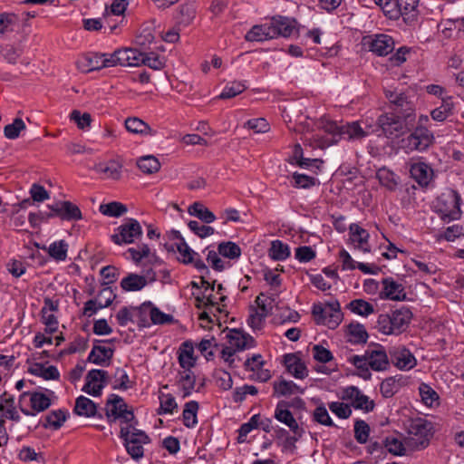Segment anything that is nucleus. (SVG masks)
<instances>
[{
	"instance_id": "obj_24",
	"label": "nucleus",
	"mask_w": 464,
	"mask_h": 464,
	"mask_svg": "<svg viewBox=\"0 0 464 464\" xmlns=\"http://www.w3.org/2000/svg\"><path fill=\"white\" fill-rule=\"evenodd\" d=\"M284 362L287 371L297 379H304L308 375L305 364L294 353L285 354Z\"/></svg>"
},
{
	"instance_id": "obj_44",
	"label": "nucleus",
	"mask_w": 464,
	"mask_h": 464,
	"mask_svg": "<svg viewBox=\"0 0 464 464\" xmlns=\"http://www.w3.org/2000/svg\"><path fill=\"white\" fill-rule=\"evenodd\" d=\"M193 346L188 342L183 343V349L179 354V362L183 370L190 369L195 365V358L193 357Z\"/></svg>"
},
{
	"instance_id": "obj_5",
	"label": "nucleus",
	"mask_w": 464,
	"mask_h": 464,
	"mask_svg": "<svg viewBox=\"0 0 464 464\" xmlns=\"http://www.w3.org/2000/svg\"><path fill=\"white\" fill-rule=\"evenodd\" d=\"M312 314L317 324L326 325L330 329L336 328L343 319L340 304L337 301L324 304H315Z\"/></svg>"
},
{
	"instance_id": "obj_20",
	"label": "nucleus",
	"mask_w": 464,
	"mask_h": 464,
	"mask_svg": "<svg viewBox=\"0 0 464 464\" xmlns=\"http://www.w3.org/2000/svg\"><path fill=\"white\" fill-rule=\"evenodd\" d=\"M411 177L420 186H427L432 179V169L424 162L411 163L409 169Z\"/></svg>"
},
{
	"instance_id": "obj_38",
	"label": "nucleus",
	"mask_w": 464,
	"mask_h": 464,
	"mask_svg": "<svg viewBox=\"0 0 464 464\" xmlns=\"http://www.w3.org/2000/svg\"><path fill=\"white\" fill-rule=\"evenodd\" d=\"M420 0H398L401 16L405 22H412L418 15V5Z\"/></svg>"
},
{
	"instance_id": "obj_22",
	"label": "nucleus",
	"mask_w": 464,
	"mask_h": 464,
	"mask_svg": "<svg viewBox=\"0 0 464 464\" xmlns=\"http://www.w3.org/2000/svg\"><path fill=\"white\" fill-rule=\"evenodd\" d=\"M369 365L374 371H383L389 365V360L385 350L381 346L366 351Z\"/></svg>"
},
{
	"instance_id": "obj_23",
	"label": "nucleus",
	"mask_w": 464,
	"mask_h": 464,
	"mask_svg": "<svg viewBox=\"0 0 464 464\" xmlns=\"http://www.w3.org/2000/svg\"><path fill=\"white\" fill-rule=\"evenodd\" d=\"M385 96L395 106V110H397L398 113H411L413 111L411 102L408 101L406 95L401 92L386 90Z\"/></svg>"
},
{
	"instance_id": "obj_46",
	"label": "nucleus",
	"mask_w": 464,
	"mask_h": 464,
	"mask_svg": "<svg viewBox=\"0 0 464 464\" xmlns=\"http://www.w3.org/2000/svg\"><path fill=\"white\" fill-rule=\"evenodd\" d=\"M290 256L288 245L280 240H275L271 243L269 256L274 260H285Z\"/></svg>"
},
{
	"instance_id": "obj_12",
	"label": "nucleus",
	"mask_w": 464,
	"mask_h": 464,
	"mask_svg": "<svg viewBox=\"0 0 464 464\" xmlns=\"http://www.w3.org/2000/svg\"><path fill=\"white\" fill-rule=\"evenodd\" d=\"M365 44L368 45L371 52L378 56L388 55L395 47L392 37L384 34L369 36Z\"/></svg>"
},
{
	"instance_id": "obj_58",
	"label": "nucleus",
	"mask_w": 464,
	"mask_h": 464,
	"mask_svg": "<svg viewBox=\"0 0 464 464\" xmlns=\"http://www.w3.org/2000/svg\"><path fill=\"white\" fill-rule=\"evenodd\" d=\"M275 298L266 296L264 293L257 295L256 304H257V311L267 316L273 309Z\"/></svg>"
},
{
	"instance_id": "obj_49",
	"label": "nucleus",
	"mask_w": 464,
	"mask_h": 464,
	"mask_svg": "<svg viewBox=\"0 0 464 464\" xmlns=\"http://www.w3.org/2000/svg\"><path fill=\"white\" fill-rule=\"evenodd\" d=\"M68 244L64 240L53 242L48 247V254L57 261H63L67 257Z\"/></svg>"
},
{
	"instance_id": "obj_1",
	"label": "nucleus",
	"mask_w": 464,
	"mask_h": 464,
	"mask_svg": "<svg viewBox=\"0 0 464 464\" xmlns=\"http://www.w3.org/2000/svg\"><path fill=\"white\" fill-rule=\"evenodd\" d=\"M320 128L331 137H324L319 134L313 135L315 145L321 149L327 148L338 142L341 138L348 140H361L375 132L374 126L366 122L353 121L345 125L338 126L334 121H324Z\"/></svg>"
},
{
	"instance_id": "obj_14",
	"label": "nucleus",
	"mask_w": 464,
	"mask_h": 464,
	"mask_svg": "<svg viewBox=\"0 0 464 464\" xmlns=\"http://www.w3.org/2000/svg\"><path fill=\"white\" fill-rule=\"evenodd\" d=\"M389 353L393 364L401 370H411L416 365L414 355L402 345L390 348Z\"/></svg>"
},
{
	"instance_id": "obj_43",
	"label": "nucleus",
	"mask_w": 464,
	"mask_h": 464,
	"mask_svg": "<svg viewBox=\"0 0 464 464\" xmlns=\"http://www.w3.org/2000/svg\"><path fill=\"white\" fill-rule=\"evenodd\" d=\"M66 420V411L63 410H56L51 411L45 417L44 428H51L54 430L60 429L63 422Z\"/></svg>"
},
{
	"instance_id": "obj_63",
	"label": "nucleus",
	"mask_w": 464,
	"mask_h": 464,
	"mask_svg": "<svg viewBox=\"0 0 464 464\" xmlns=\"http://www.w3.org/2000/svg\"><path fill=\"white\" fill-rule=\"evenodd\" d=\"M189 229L201 238L207 237L214 234L215 230L212 227L200 224L198 221L191 220L188 224Z\"/></svg>"
},
{
	"instance_id": "obj_29",
	"label": "nucleus",
	"mask_w": 464,
	"mask_h": 464,
	"mask_svg": "<svg viewBox=\"0 0 464 464\" xmlns=\"http://www.w3.org/2000/svg\"><path fill=\"white\" fill-rule=\"evenodd\" d=\"M26 396H30L31 407L37 412L44 411L51 406V399L49 396L41 392L22 393L19 402L21 403L23 399Z\"/></svg>"
},
{
	"instance_id": "obj_3",
	"label": "nucleus",
	"mask_w": 464,
	"mask_h": 464,
	"mask_svg": "<svg viewBox=\"0 0 464 464\" xmlns=\"http://www.w3.org/2000/svg\"><path fill=\"white\" fill-rule=\"evenodd\" d=\"M121 438L124 441L128 454L133 459L139 460L143 457V445L150 442V438L144 431L136 429L133 425L122 426Z\"/></svg>"
},
{
	"instance_id": "obj_16",
	"label": "nucleus",
	"mask_w": 464,
	"mask_h": 464,
	"mask_svg": "<svg viewBox=\"0 0 464 464\" xmlns=\"http://www.w3.org/2000/svg\"><path fill=\"white\" fill-rule=\"evenodd\" d=\"M287 407L288 402L285 401H279L275 410V418L286 425L295 435L301 437L303 430L299 427L296 420Z\"/></svg>"
},
{
	"instance_id": "obj_55",
	"label": "nucleus",
	"mask_w": 464,
	"mask_h": 464,
	"mask_svg": "<svg viewBox=\"0 0 464 464\" xmlns=\"http://www.w3.org/2000/svg\"><path fill=\"white\" fill-rule=\"evenodd\" d=\"M25 129V124L21 118H15L11 124L4 129L5 136L9 140H14L19 137L21 130Z\"/></svg>"
},
{
	"instance_id": "obj_34",
	"label": "nucleus",
	"mask_w": 464,
	"mask_h": 464,
	"mask_svg": "<svg viewBox=\"0 0 464 464\" xmlns=\"http://www.w3.org/2000/svg\"><path fill=\"white\" fill-rule=\"evenodd\" d=\"M274 395L276 397L281 396H291L297 393H304V390L300 388L292 381L281 380L279 382H274Z\"/></svg>"
},
{
	"instance_id": "obj_52",
	"label": "nucleus",
	"mask_w": 464,
	"mask_h": 464,
	"mask_svg": "<svg viewBox=\"0 0 464 464\" xmlns=\"http://www.w3.org/2000/svg\"><path fill=\"white\" fill-rule=\"evenodd\" d=\"M114 379H115V381L112 384V388L114 390L126 391L132 387V382H130L129 375L121 368L116 369L115 373H114Z\"/></svg>"
},
{
	"instance_id": "obj_42",
	"label": "nucleus",
	"mask_w": 464,
	"mask_h": 464,
	"mask_svg": "<svg viewBox=\"0 0 464 464\" xmlns=\"http://www.w3.org/2000/svg\"><path fill=\"white\" fill-rule=\"evenodd\" d=\"M380 183L390 190H394L398 185V178L387 168H381L376 173Z\"/></svg>"
},
{
	"instance_id": "obj_19",
	"label": "nucleus",
	"mask_w": 464,
	"mask_h": 464,
	"mask_svg": "<svg viewBox=\"0 0 464 464\" xmlns=\"http://www.w3.org/2000/svg\"><path fill=\"white\" fill-rule=\"evenodd\" d=\"M350 241L354 247L363 253L371 252L369 244L370 235L364 228L357 224H351L349 227Z\"/></svg>"
},
{
	"instance_id": "obj_32",
	"label": "nucleus",
	"mask_w": 464,
	"mask_h": 464,
	"mask_svg": "<svg viewBox=\"0 0 464 464\" xmlns=\"http://www.w3.org/2000/svg\"><path fill=\"white\" fill-rule=\"evenodd\" d=\"M140 309L144 313L149 310L150 320L154 324H170L174 321L172 315L164 314L158 307L153 306L150 302L143 303Z\"/></svg>"
},
{
	"instance_id": "obj_18",
	"label": "nucleus",
	"mask_w": 464,
	"mask_h": 464,
	"mask_svg": "<svg viewBox=\"0 0 464 464\" xmlns=\"http://www.w3.org/2000/svg\"><path fill=\"white\" fill-rule=\"evenodd\" d=\"M270 29L278 36L289 37L295 31L296 21L285 16H274L268 23Z\"/></svg>"
},
{
	"instance_id": "obj_28",
	"label": "nucleus",
	"mask_w": 464,
	"mask_h": 464,
	"mask_svg": "<svg viewBox=\"0 0 464 464\" xmlns=\"http://www.w3.org/2000/svg\"><path fill=\"white\" fill-rule=\"evenodd\" d=\"M275 38V32L270 29L268 23L259 25H254L245 36L248 42H262Z\"/></svg>"
},
{
	"instance_id": "obj_17",
	"label": "nucleus",
	"mask_w": 464,
	"mask_h": 464,
	"mask_svg": "<svg viewBox=\"0 0 464 464\" xmlns=\"http://www.w3.org/2000/svg\"><path fill=\"white\" fill-rule=\"evenodd\" d=\"M383 288L380 293V298L382 300L403 301L407 294L401 284L397 283L392 278H384L382 282Z\"/></svg>"
},
{
	"instance_id": "obj_41",
	"label": "nucleus",
	"mask_w": 464,
	"mask_h": 464,
	"mask_svg": "<svg viewBox=\"0 0 464 464\" xmlns=\"http://www.w3.org/2000/svg\"><path fill=\"white\" fill-rule=\"evenodd\" d=\"M137 166L144 174H153L160 169L159 160L151 155L140 158L137 161Z\"/></svg>"
},
{
	"instance_id": "obj_64",
	"label": "nucleus",
	"mask_w": 464,
	"mask_h": 464,
	"mask_svg": "<svg viewBox=\"0 0 464 464\" xmlns=\"http://www.w3.org/2000/svg\"><path fill=\"white\" fill-rule=\"evenodd\" d=\"M160 414L161 413H172L173 411L178 407L175 398L171 394H160Z\"/></svg>"
},
{
	"instance_id": "obj_39",
	"label": "nucleus",
	"mask_w": 464,
	"mask_h": 464,
	"mask_svg": "<svg viewBox=\"0 0 464 464\" xmlns=\"http://www.w3.org/2000/svg\"><path fill=\"white\" fill-rule=\"evenodd\" d=\"M188 213L197 217L201 221L209 224L212 223L216 217L208 208L200 202H195L188 208Z\"/></svg>"
},
{
	"instance_id": "obj_37",
	"label": "nucleus",
	"mask_w": 464,
	"mask_h": 464,
	"mask_svg": "<svg viewBox=\"0 0 464 464\" xmlns=\"http://www.w3.org/2000/svg\"><path fill=\"white\" fill-rule=\"evenodd\" d=\"M29 372L44 378V380H58L60 373L55 366L45 367L41 363H34L29 368Z\"/></svg>"
},
{
	"instance_id": "obj_11",
	"label": "nucleus",
	"mask_w": 464,
	"mask_h": 464,
	"mask_svg": "<svg viewBox=\"0 0 464 464\" xmlns=\"http://www.w3.org/2000/svg\"><path fill=\"white\" fill-rule=\"evenodd\" d=\"M116 295L110 286L105 285L98 294L96 299H91L84 304L83 314L90 317L99 309L108 307L115 299Z\"/></svg>"
},
{
	"instance_id": "obj_51",
	"label": "nucleus",
	"mask_w": 464,
	"mask_h": 464,
	"mask_svg": "<svg viewBox=\"0 0 464 464\" xmlns=\"http://www.w3.org/2000/svg\"><path fill=\"white\" fill-rule=\"evenodd\" d=\"M218 254L229 259L238 258L241 255L240 247L234 242H222L218 247Z\"/></svg>"
},
{
	"instance_id": "obj_7",
	"label": "nucleus",
	"mask_w": 464,
	"mask_h": 464,
	"mask_svg": "<svg viewBox=\"0 0 464 464\" xmlns=\"http://www.w3.org/2000/svg\"><path fill=\"white\" fill-rule=\"evenodd\" d=\"M431 424L428 420L418 418L411 420L408 426L411 445L424 448L428 445L429 438L431 435Z\"/></svg>"
},
{
	"instance_id": "obj_47",
	"label": "nucleus",
	"mask_w": 464,
	"mask_h": 464,
	"mask_svg": "<svg viewBox=\"0 0 464 464\" xmlns=\"http://www.w3.org/2000/svg\"><path fill=\"white\" fill-rule=\"evenodd\" d=\"M452 110L451 99L450 97L446 100L442 99V104L431 111V117L434 121H443L452 113Z\"/></svg>"
},
{
	"instance_id": "obj_62",
	"label": "nucleus",
	"mask_w": 464,
	"mask_h": 464,
	"mask_svg": "<svg viewBox=\"0 0 464 464\" xmlns=\"http://www.w3.org/2000/svg\"><path fill=\"white\" fill-rule=\"evenodd\" d=\"M217 385L224 391L230 390L233 385V380L229 372L224 370H217L215 372Z\"/></svg>"
},
{
	"instance_id": "obj_45",
	"label": "nucleus",
	"mask_w": 464,
	"mask_h": 464,
	"mask_svg": "<svg viewBox=\"0 0 464 464\" xmlns=\"http://www.w3.org/2000/svg\"><path fill=\"white\" fill-rule=\"evenodd\" d=\"M127 207L117 201H112L100 206V212L108 217L119 218L127 212Z\"/></svg>"
},
{
	"instance_id": "obj_10",
	"label": "nucleus",
	"mask_w": 464,
	"mask_h": 464,
	"mask_svg": "<svg viewBox=\"0 0 464 464\" xmlns=\"http://www.w3.org/2000/svg\"><path fill=\"white\" fill-rule=\"evenodd\" d=\"M108 372L104 370L93 369L86 375V382L82 391L93 397L101 396L102 389L107 384Z\"/></svg>"
},
{
	"instance_id": "obj_30",
	"label": "nucleus",
	"mask_w": 464,
	"mask_h": 464,
	"mask_svg": "<svg viewBox=\"0 0 464 464\" xmlns=\"http://www.w3.org/2000/svg\"><path fill=\"white\" fill-rule=\"evenodd\" d=\"M124 407H126L124 400L119 395L111 394L105 405L107 419L110 421L120 419V414L124 410Z\"/></svg>"
},
{
	"instance_id": "obj_53",
	"label": "nucleus",
	"mask_w": 464,
	"mask_h": 464,
	"mask_svg": "<svg viewBox=\"0 0 464 464\" xmlns=\"http://www.w3.org/2000/svg\"><path fill=\"white\" fill-rule=\"evenodd\" d=\"M246 90V85L241 82H232L227 84L222 91V92L218 95V99H231Z\"/></svg>"
},
{
	"instance_id": "obj_9",
	"label": "nucleus",
	"mask_w": 464,
	"mask_h": 464,
	"mask_svg": "<svg viewBox=\"0 0 464 464\" xmlns=\"http://www.w3.org/2000/svg\"><path fill=\"white\" fill-rule=\"evenodd\" d=\"M117 233L111 235V238L116 245L131 244L136 238L142 235L140 224L133 218L128 219L117 228Z\"/></svg>"
},
{
	"instance_id": "obj_4",
	"label": "nucleus",
	"mask_w": 464,
	"mask_h": 464,
	"mask_svg": "<svg viewBox=\"0 0 464 464\" xmlns=\"http://www.w3.org/2000/svg\"><path fill=\"white\" fill-rule=\"evenodd\" d=\"M461 198L458 191L447 189L436 200L435 208L444 221L458 219L461 215Z\"/></svg>"
},
{
	"instance_id": "obj_40",
	"label": "nucleus",
	"mask_w": 464,
	"mask_h": 464,
	"mask_svg": "<svg viewBox=\"0 0 464 464\" xmlns=\"http://www.w3.org/2000/svg\"><path fill=\"white\" fill-rule=\"evenodd\" d=\"M198 411V403L196 401H190L185 404L182 417L183 423L188 428H193L197 422V413Z\"/></svg>"
},
{
	"instance_id": "obj_54",
	"label": "nucleus",
	"mask_w": 464,
	"mask_h": 464,
	"mask_svg": "<svg viewBox=\"0 0 464 464\" xmlns=\"http://www.w3.org/2000/svg\"><path fill=\"white\" fill-rule=\"evenodd\" d=\"M63 216L62 219L65 220H80L82 219V212L80 208L70 201H62Z\"/></svg>"
},
{
	"instance_id": "obj_26",
	"label": "nucleus",
	"mask_w": 464,
	"mask_h": 464,
	"mask_svg": "<svg viewBox=\"0 0 464 464\" xmlns=\"http://www.w3.org/2000/svg\"><path fill=\"white\" fill-rule=\"evenodd\" d=\"M122 165L117 160H109L100 162L94 166V170L99 174H103L106 179L118 180L121 176Z\"/></svg>"
},
{
	"instance_id": "obj_33",
	"label": "nucleus",
	"mask_w": 464,
	"mask_h": 464,
	"mask_svg": "<svg viewBox=\"0 0 464 464\" xmlns=\"http://www.w3.org/2000/svg\"><path fill=\"white\" fill-rule=\"evenodd\" d=\"M148 285L145 277L130 273L121 281V287L125 292H137L143 289Z\"/></svg>"
},
{
	"instance_id": "obj_13",
	"label": "nucleus",
	"mask_w": 464,
	"mask_h": 464,
	"mask_svg": "<svg viewBox=\"0 0 464 464\" xmlns=\"http://www.w3.org/2000/svg\"><path fill=\"white\" fill-rule=\"evenodd\" d=\"M177 250L179 254V260L180 262L186 265H193L199 272L208 273V269L199 255L191 249L182 237H180V243L177 245Z\"/></svg>"
},
{
	"instance_id": "obj_59",
	"label": "nucleus",
	"mask_w": 464,
	"mask_h": 464,
	"mask_svg": "<svg viewBox=\"0 0 464 464\" xmlns=\"http://www.w3.org/2000/svg\"><path fill=\"white\" fill-rule=\"evenodd\" d=\"M19 459L22 461H36L37 463H44L45 459L42 453H37L33 448L23 447L19 451Z\"/></svg>"
},
{
	"instance_id": "obj_61",
	"label": "nucleus",
	"mask_w": 464,
	"mask_h": 464,
	"mask_svg": "<svg viewBox=\"0 0 464 464\" xmlns=\"http://www.w3.org/2000/svg\"><path fill=\"white\" fill-rule=\"evenodd\" d=\"M370 432L369 425L362 420H358L354 424V437L359 443H365Z\"/></svg>"
},
{
	"instance_id": "obj_8",
	"label": "nucleus",
	"mask_w": 464,
	"mask_h": 464,
	"mask_svg": "<svg viewBox=\"0 0 464 464\" xmlns=\"http://www.w3.org/2000/svg\"><path fill=\"white\" fill-rule=\"evenodd\" d=\"M403 146L409 150H426L433 142V133L426 127L417 126L414 131L402 140Z\"/></svg>"
},
{
	"instance_id": "obj_60",
	"label": "nucleus",
	"mask_w": 464,
	"mask_h": 464,
	"mask_svg": "<svg viewBox=\"0 0 464 464\" xmlns=\"http://www.w3.org/2000/svg\"><path fill=\"white\" fill-rule=\"evenodd\" d=\"M419 392L422 401L428 406H431L439 399L438 393L426 383L420 385Z\"/></svg>"
},
{
	"instance_id": "obj_25",
	"label": "nucleus",
	"mask_w": 464,
	"mask_h": 464,
	"mask_svg": "<svg viewBox=\"0 0 464 464\" xmlns=\"http://www.w3.org/2000/svg\"><path fill=\"white\" fill-rule=\"evenodd\" d=\"M227 337L229 343L228 347H231V349H234L235 351L251 347L254 343V340L250 335L246 334L237 329L230 330L227 334Z\"/></svg>"
},
{
	"instance_id": "obj_2",
	"label": "nucleus",
	"mask_w": 464,
	"mask_h": 464,
	"mask_svg": "<svg viewBox=\"0 0 464 464\" xmlns=\"http://www.w3.org/2000/svg\"><path fill=\"white\" fill-rule=\"evenodd\" d=\"M411 318V311L407 307H401L392 311L390 314H380L377 320V328L383 334H398L408 327Z\"/></svg>"
},
{
	"instance_id": "obj_31",
	"label": "nucleus",
	"mask_w": 464,
	"mask_h": 464,
	"mask_svg": "<svg viewBox=\"0 0 464 464\" xmlns=\"http://www.w3.org/2000/svg\"><path fill=\"white\" fill-rule=\"evenodd\" d=\"M178 382L183 393L182 397L186 398L195 390L196 376L190 369L179 371Z\"/></svg>"
},
{
	"instance_id": "obj_50",
	"label": "nucleus",
	"mask_w": 464,
	"mask_h": 464,
	"mask_svg": "<svg viewBox=\"0 0 464 464\" xmlns=\"http://www.w3.org/2000/svg\"><path fill=\"white\" fill-rule=\"evenodd\" d=\"M19 22L16 14L12 13L0 14V34L14 32Z\"/></svg>"
},
{
	"instance_id": "obj_35",
	"label": "nucleus",
	"mask_w": 464,
	"mask_h": 464,
	"mask_svg": "<svg viewBox=\"0 0 464 464\" xmlns=\"http://www.w3.org/2000/svg\"><path fill=\"white\" fill-rule=\"evenodd\" d=\"M74 413L83 417H93L97 412L96 404L89 398L79 396L75 401Z\"/></svg>"
},
{
	"instance_id": "obj_6",
	"label": "nucleus",
	"mask_w": 464,
	"mask_h": 464,
	"mask_svg": "<svg viewBox=\"0 0 464 464\" xmlns=\"http://www.w3.org/2000/svg\"><path fill=\"white\" fill-rule=\"evenodd\" d=\"M411 113L387 112L378 118V126L389 137H399L407 129L406 120Z\"/></svg>"
},
{
	"instance_id": "obj_57",
	"label": "nucleus",
	"mask_w": 464,
	"mask_h": 464,
	"mask_svg": "<svg viewBox=\"0 0 464 464\" xmlns=\"http://www.w3.org/2000/svg\"><path fill=\"white\" fill-rule=\"evenodd\" d=\"M384 446L393 455L402 456L406 453L403 443L394 437H387L384 440Z\"/></svg>"
},
{
	"instance_id": "obj_21",
	"label": "nucleus",
	"mask_w": 464,
	"mask_h": 464,
	"mask_svg": "<svg viewBox=\"0 0 464 464\" xmlns=\"http://www.w3.org/2000/svg\"><path fill=\"white\" fill-rule=\"evenodd\" d=\"M113 353L114 349L111 347L94 344L88 356V361L101 366H108Z\"/></svg>"
},
{
	"instance_id": "obj_27",
	"label": "nucleus",
	"mask_w": 464,
	"mask_h": 464,
	"mask_svg": "<svg viewBox=\"0 0 464 464\" xmlns=\"http://www.w3.org/2000/svg\"><path fill=\"white\" fill-rule=\"evenodd\" d=\"M103 54L102 53H90L81 59H79L76 63L77 68L83 72H89L95 70H100L103 68Z\"/></svg>"
},
{
	"instance_id": "obj_56",
	"label": "nucleus",
	"mask_w": 464,
	"mask_h": 464,
	"mask_svg": "<svg viewBox=\"0 0 464 464\" xmlns=\"http://www.w3.org/2000/svg\"><path fill=\"white\" fill-rule=\"evenodd\" d=\"M349 333L351 335V342L354 343H364L367 342L368 334L362 324H350Z\"/></svg>"
},
{
	"instance_id": "obj_36",
	"label": "nucleus",
	"mask_w": 464,
	"mask_h": 464,
	"mask_svg": "<svg viewBox=\"0 0 464 464\" xmlns=\"http://www.w3.org/2000/svg\"><path fill=\"white\" fill-rule=\"evenodd\" d=\"M125 127L128 131L135 134H155V131L145 121L136 117L128 118L125 121Z\"/></svg>"
},
{
	"instance_id": "obj_48",
	"label": "nucleus",
	"mask_w": 464,
	"mask_h": 464,
	"mask_svg": "<svg viewBox=\"0 0 464 464\" xmlns=\"http://www.w3.org/2000/svg\"><path fill=\"white\" fill-rule=\"evenodd\" d=\"M350 310L362 316H368L374 312L373 305L363 299H354L348 304Z\"/></svg>"
},
{
	"instance_id": "obj_15",
	"label": "nucleus",
	"mask_w": 464,
	"mask_h": 464,
	"mask_svg": "<svg viewBox=\"0 0 464 464\" xmlns=\"http://www.w3.org/2000/svg\"><path fill=\"white\" fill-rule=\"evenodd\" d=\"M343 400L351 401L352 405L355 409L364 410L366 412L372 411L374 408V403L369 398L362 394L361 391L355 386H349L343 392Z\"/></svg>"
}]
</instances>
